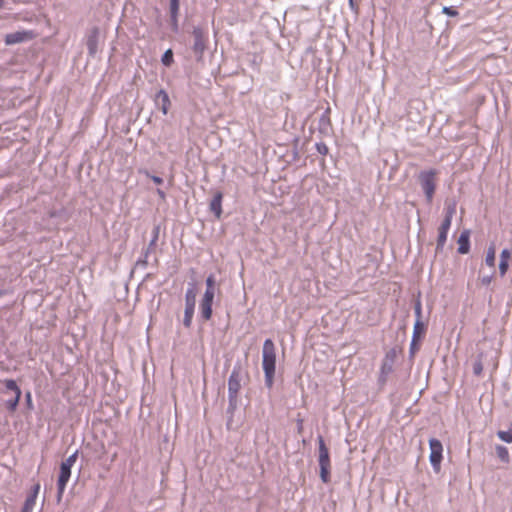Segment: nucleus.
I'll use <instances>...</instances> for the list:
<instances>
[{
    "mask_svg": "<svg viewBox=\"0 0 512 512\" xmlns=\"http://www.w3.org/2000/svg\"><path fill=\"white\" fill-rule=\"evenodd\" d=\"M316 149L321 155H326L328 153V147L325 143H317Z\"/></svg>",
    "mask_w": 512,
    "mask_h": 512,
    "instance_id": "nucleus-34",
    "label": "nucleus"
},
{
    "mask_svg": "<svg viewBox=\"0 0 512 512\" xmlns=\"http://www.w3.org/2000/svg\"><path fill=\"white\" fill-rule=\"evenodd\" d=\"M222 198L223 194L216 192L210 202V211L214 213L217 218H220L222 214Z\"/></svg>",
    "mask_w": 512,
    "mask_h": 512,
    "instance_id": "nucleus-15",
    "label": "nucleus"
},
{
    "mask_svg": "<svg viewBox=\"0 0 512 512\" xmlns=\"http://www.w3.org/2000/svg\"><path fill=\"white\" fill-rule=\"evenodd\" d=\"M99 29L92 27L86 35V47L89 57L94 58L98 51Z\"/></svg>",
    "mask_w": 512,
    "mask_h": 512,
    "instance_id": "nucleus-11",
    "label": "nucleus"
},
{
    "mask_svg": "<svg viewBox=\"0 0 512 512\" xmlns=\"http://www.w3.org/2000/svg\"><path fill=\"white\" fill-rule=\"evenodd\" d=\"M161 63L165 67H170L174 63V54L171 48L167 49L161 56Z\"/></svg>",
    "mask_w": 512,
    "mask_h": 512,
    "instance_id": "nucleus-21",
    "label": "nucleus"
},
{
    "mask_svg": "<svg viewBox=\"0 0 512 512\" xmlns=\"http://www.w3.org/2000/svg\"><path fill=\"white\" fill-rule=\"evenodd\" d=\"M482 371H483V365H482L481 360L475 361L474 364H473V373L476 376H480Z\"/></svg>",
    "mask_w": 512,
    "mask_h": 512,
    "instance_id": "nucleus-30",
    "label": "nucleus"
},
{
    "mask_svg": "<svg viewBox=\"0 0 512 512\" xmlns=\"http://www.w3.org/2000/svg\"><path fill=\"white\" fill-rule=\"evenodd\" d=\"M180 10V0H169V16L178 17Z\"/></svg>",
    "mask_w": 512,
    "mask_h": 512,
    "instance_id": "nucleus-23",
    "label": "nucleus"
},
{
    "mask_svg": "<svg viewBox=\"0 0 512 512\" xmlns=\"http://www.w3.org/2000/svg\"><path fill=\"white\" fill-rule=\"evenodd\" d=\"M442 13L447 15L448 17H456L459 15L458 10L453 6H444L442 8Z\"/></svg>",
    "mask_w": 512,
    "mask_h": 512,
    "instance_id": "nucleus-27",
    "label": "nucleus"
},
{
    "mask_svg": "<svg viewBox=\"0 0 512 512\" xmlns=\"http://www.w3.org/2000/svg\"><path fill=\"white\" fill-rule=\"evenodd\" d=\"M495 261H496V248H495V245L492 243L487 249L485 263L490 268H494Z\"/></svg>",
    "mask_w": 512,
    "mask_h": 512,
    "instance_id": "nucleus-18",
    "label": "nucleus"
},
{
    "mask_svg": "<svg viewBox=\"0 0 512 512\" xmlns=\"http://www.w3.org/2000/svg\"><path fill=\"white\" fill-rule=\"evenodd\" d=\"M262 367L264 371L265 385L271 388L274 383L276 370V348L271 339H266L262 348Z\"/></svg>",
    "mask_w": 512,
    "mask_h": 512,
    "instance_id": "nucleus-1",
    "label": "nucleus"
},
{
    "mask_svg": "<svg viewBox=\"0 0 512 512\" xmlns=\"http://www.w3.org/2000/svg\"><path fill=\"white\" fill-rule=\"evenodd\" d=\"M497 436L506 443H512V428L507 431H498Z\"/></svg>",
    "mask_w": 512,
    "mask_h": 512,
    "instance_id": "nucleus-26",
    "label": "nucleus"
},
{
    "mask_svg": "<svg viewBox=\"0 0 512 512\" xmlns=\"http://www.w3.org/2000/svg\"><path fill=\"white\" fill-rule=\"evenodd\" d=\"M26 397H27V400H28V401H30V400H31V394H30V393H27Z\"/></svg>",
    "mask_w": 512,
    "mask_h": 512,
    "instance_id": "nucleus-44",
    "label": "nucleus"
},
{
    "mask_svg": "<svg viewBox=\"0 0 512 512\" xmlns=\"http://www.w3.org/2000/svg\"><path fill=\"white\" fill-rule=\"evenodd\" d=\"M430 447V463L434 469V471L438 472L440 470V464L442 461V452L443 446L441 441L438 439L432 438L429 440Z\"/></svg>",
    "mask_w": 512,
    "mask_h": 512,
    "instance_id": "nucleus-7",
    "label": "nucleus"
},
{
    "mask_svg": "<svg viewBox=\"0 0 512 512\" xmlns=\"http://www.w3.org/2000/svg\"><path fill=\"white\" fill-rule=\"evenodd\" d=\"M170 28L174 33L179 32L178 17H170Z\"/></svg>",
    "mask_w": 512,
    "mask_h": 512,
    "instance_id": "nucleus-32",
    "label": "nucleus"
},
{
    "mask_svg": "<svg viewBox=\"0 0 512 512\" xmlns=\"http://www.w3.org/2000/svg\"><path fill=\"white\" fill-rule=\"evenodd\" d=\"M71 476V468L60 465V474L57 482L58 497L60 498L65 490L66 484Z\"/></svg>",
    "mask_w": 512,
    "mask_h": 512,
    "instance_id": "nucleus-13",
    "label": "nucleus"
},
{
    "mask_svg": "<svg viewBox=\"0 0 512 512\" xmlns=\"http://www.w3.org/2000/svg\"><path fill=\"white\" fill-rule=\"evenodd\" d=\"M155 96H168V94L166 93L165 90L160 89L159 91L156 92Z\"/></svg>",
    "mask_w": 512,
    "mask_h": 512,
    "instance_id": "nucleus-40",
    "label": "nucleus"
},
{
    "mask_svg": "<svg viewBox=\"0 0 512 512\" xmlns=\"http://www.w3.org/2000/svg\"><path fill=\"white\" fill-rule=\"evenodd\" d=\"M157 194L160 196V198L164 199L165 198V192L161 189H157Z\"/></svg>",
    "mask_w": 512,
    "mask_h": 512,
    "instance_id": "nucleus-41",
    "label": "nucleus"
},
{
    "mask_svg": "<svg viewBox=\"0 0 512 512\" xmlns=\"http://www.w3.org/2000/svg\"><path fill=\"white\" fill-rule=\"evenodd\" d=\"M318 462L320 467V478L323 483L330 481L331 461L329 450L321 435L318 436Z\"/></svg>",
    "mask_w": 512,
    "mask_h": 512,
    "instance_id": "nucleus-4",
    "label": "nucleus"
},
{
    "mask_svg": "<svg viewBox=\"0 0 512 512\" xmlns=\"http://www.w3.org/2000/svg\"><path fill=\"white\" fill-rule=\"evenodd\" d=\"M494 273H491L490 275H486L480 278L481 284L488 286L490 285L492 279H493Z\"/></svg>",
    "mask_w": 512,
    "mask_h": 512,
    "instance_id": "nucleus-37",
    "label": "nucleus"
},
{
    "mask_svg": "<svg viewBox=\"0 0 512 512\" xmlns=\"http://www.w3.org/2000/svg\"><path fill=\"white\" fill-rule=\"evenodd\" d=\"M350 5L353 7V0H349Z\"/></svg>",
    "mask_w": 512,
    "mask_h": 512,
    "instance_id": "nucleus-45",
    "label": "nucleus"
},
{
    "mask_svg": "<svg viewBox=\"0 0 512 512\" xmlns=\"http://www.w3.org/2000/svg\"><path fill=\"white\" fill-rule=\"evenodd\" d=\"M34 36L35 33L32 30L15 31L6 34L4 42L6 45H15L18 43L30 41L34 38Z\"/></svg>",
    "mask_w": 512,
    "mask_h": 512,
    "instance_id": "nucleus-8",
    "label": "nucleus"
},
{
    "mask_svg": "<svg viewBox=\"0 0 512 512\" xmlns=\"http://www.w3.org/2000/svg\"><path fill=\"white\" fill-rule=\"evenodd\" d=\"M301 430H302V421L300 420L299 424H298V431L301 432Z\"/></svg>",
    "mask_w": 512,
    "mask_h": 512,
    "instance_id": "nucleus-42",
    "label": "nucleus"
},
{
    "mask_svg": "<svg viewBox=\"0 0 512 512\" xmlns=\"http://www.w3.org/2000/svg\"><path fill=\"white\" fill-rule=\"evenodd\" d=\"M329 113L330 108L328 107L319 119L320 130H326L330 126Z\"/></svg>",
    "mask_w": 512,
    "mask_h": 512,
    "instance_id": "nucleus-24",
    "label": "nucleus"
},
{
    "mask_svg": "<svg viewBox=\"0 0 512 512\" xmlns=\"http://www.w3.org/2000/svg\"><path fill=\"white\" fill-rule=\"evenodd\" d=\"M162 99V112L163 114H167L168 109L170 107V98H161Z\"/></svg>",
    "mask_w": 512,
    "mask_h": 512,
    "instance_id": "nucleus-35",
    "label": "nucleus"
},
{
    "mask_svg": "<svg viewBox=\"0 0 512 512\" xmlns=\"http://www.w3.org/2000/svg\"><path fill=\"white\" fill-rule=\"evenodd\" d=\"M76 459H77V452L73 453L72 455H70L67 459H65L61 465L63 466H66V467H69V468H72V466L74 465V463L76 462Z\"/></svg>",
    "mask_w": 512,
    "mask_h": 512,
    "instance_id": "nucleus-29",
    "label": "nucleus"
},
{
    "mask_svg": "<svg viewBox=\"0 0 512 512\" xmlns=\"http://www.w3.org/2000/svg\"><path fill=\"white\" fill-rule=\"evenodd\" d=\"M424 331H425V325L423 324V322H421V320L416 319V322L414 324L413 337H412V342H411V349L413 348L416 339Z\"/></svg>",
    "mask_w": 512,
    "mask_h": 512,
    "instance_id": "nucleus-20",
    "label": "nucleus"
},
{
    "mask_svg": "<svg viewBox=\"0 0 512 512\" xmlns=\"http://www.w3.org/2000/svg\"><path fill=\"white\" fill-rule=\"evenodd\" d=\"M3 294H4V293H3V291H1V290H0V297H1Z\"/></svg>",
    "mask_w": 512,
    "mask_h": 512,
    "instance_id": "nucleus-46",
    "label": "nucleus"
},
{
    "mask_svg": "<svg viewBox=\"0 0 512 512\" xmlns=\"http://www.w3.org/2000/svg\"><path fill=\"white\" fill-rule=\"evenodd\" d=\"M39 490H40V485L36 484V485L33 486L32 491L28 495V496H33L34 502H36V498H37V495L39 493Z\"/></svg>",
    "mask_w": 512,
    "mask_h": 512,
    "instance_id": "nucleus-38",
    "label": "nucleus"
},
{
    "mask_svg": "<svg viewBox=\"0 0 512 512\" xmlns=\"http://www.w3.org/2000/svg\"><path fill=\"white\" fill-rule=\"evenodd\" d=\"M197 289L195 283H189L185 293V310L183 325L186 328H190L196 305Z\"/></svg>",
    "mask_w": 512,
    "mask_h": 512,
    "instance_id": "nucleus-5",
    "label": "nucleus"
},
{
    "mask_svg": "<svg viewBox=\"0 0 512 512\" xmlns=\"http://www.w3.org/2000/svg\"><path fill=\"white\" fill-rule=\"evenodd\" d=\"M511 257V253L508 249H503L500 254V261L509 262V259Z\"/></svg>",
    "mask_w": 512,
    "mask_h": 512,
    "instance_id": "nucleus-36",
    "label": "nucleus"
},
{
    "mask_svg": "<svg viewBox=\"0 0 512 512\" xmlns=\"http://www.w3.org/2000/svg\"><path fill=\"white\" fill-rule=\"evenodd\" d=\"M456 213V203L452 202V203H446V206H445V216H444V219H443V222H448V223H452V218L454 216V214Z\"/></svg>",
    "mask_w": 512,
    "mask_h": 512,
    "instance_id": "nucleus-19",
    "label": "nucleus"
},
{
    "mask_svg": "<svg viewBox=\"0 0 512 512\" xmlns=\"http://www.w3.org/2000/svg\"><path fill=\"white\" fill-rule=\"evenodd\" d=\"M215 293V278L213 275H209L206 279V290Z\"/></svg>",
    "mask_w": 512,
    "mask_h": 512,
    "instance_id": "nucleus-28",
    "label": "nucleus"
},
{
    "mask_svg": "<svg viewBox=\"0 0 512 512\" xmlns=\"http://www.w3.org/2000/svg\"><path fill=\"white\" fill-rule=\"evenodd\" d=\"M140 173H144L147 177H150L152 181L157 185H161L163 183V179L161 177L150 175L147 170H140Z\"/></svg>",
    "mask_w": 512,
    "mask_h": 512,
    "instance_id": "nucleus-31",
    "label": "nucleus"
},
{
    "mask_svg": "<svg viewBox=\"0 0 512 512\" xmlns=\"http://www.w3.org/2000/svg\"><path fill=\"white\" fill-rule=\"evenodd\" d=\"M421 313H422L421 303L417 302L415 305V314H416L417 319H419V320H421Z\"/></svg>",
    "mask_w": 512,
    "mask_h": 512,
    "instance_id": "nucleus-39",
    "label": "nucleus"
},
{
    "mask_svg": "<svg viewBox=\"0 0 512 512\" xmlns=\"http://www.w3.org/2000/svg\"><path fill=\"white\" fill-rule=\"evenodd\" d=\"M4 385L7 391H11L14 393V397L6 401L7 409L10 411H14L19 403L21 397V390L13 379L5 380Z\"/></svg>",
    "mask_w": 512,
    "mask_h": 512,
    "instance_id": "nucleus-9",
    "label": "nucleus"
},
{
    "mask_svg": "<svg viewBox=\"0 0 512 512\" xmlns=\"http://www.w3.org/2000/svg\"><path fill=\"white\" fill-rule=\"evenodd\" d=\"M438 174V170L431 168L420 171L417 176V180L428 204H430L433 200L437 186Z\"/></svg>",
    "mask_w": 512,
    "mask_h": 512,
    "instance_id": "nucleus-2",
    "label": "nucleus"
},
{
    "mask_svg": "<svg viewBox=\"0 0 512 512\" xmlns=\"http://www.w3.org/2000/svg\"><path fill=\"white\" fill-rule=\"evenodd\" d=\"M450 227H451L450 223L442 221V223L439 227V231H438V238H437V245H436L437 251H440L443 249V247L447 241V235H448V231H449Z\"/></svg>",
    "mask_w": 512,
    "mask_h": 512,
    "instance_id": "nucleus-14",
    "label": "nucleus"
},
{
    "mask_svg": "<svg viewBox=\"0 0 512 512\" xmlns=\"http://www.w3.org/2000/svg\"><path fill=\"white\" fill-rule=\"evenodd\" d=\"M242 382V367L236 364L228 379V411L233 412L237 407L238 393L241 389Z\"/></svg>",
    "mask_w": 512,
    "mask_h": 512,
    "instance_id": "nucleus-3",
    "label": "nucleus"
},
{
    "mask_svg": "<svg viewBox=\"0 0 512 512\" xmlns=\"http://www.w3.org/2000/svg\"><path fill=\"white\" fill-rule=\"evenodd\" d=\"M192 35L194 38L192 50L197 60H200L206 50L207 32L200 26H195L193 27Z\"/></svg>",
    "mask_w": 512,
    "mask_h": 512,
    "instance_id": "nucleus-6",
    "label": "nucleus"
},
{
    "mask_svg": "<svg viewBox=\"0 0 512 512\" xmlns=\"http://www.w3.org/2000/svg\"><path fill=\"white\" fill-rule=\"evenodd\" d=\"M508 267H509V262L500 261L499 272L502 277L507 273Z\"/></svg>",
    "mask_w": 512,
    "mask_h": 512,
    "instance_id": "nucleus-33",
    "label": "nucleus"
},
{
    "mask_svg": "<svg viewBox=\"0 0 512 512\" xmlns=\"http://www.w3.org/2000/svg\"><path fill=\"white\" fill-rule=\"evenodd\" d=\"M36 502L33 500V496H27L21 512H33Z\"/></svg>",
    "mask_w": 512,
    "mask_h": 512,
    "instance_id": "nucleus-25",
    "label": "nucleus"
},
{
    "mask_svg": "<svg viewBox=\"0 0 512 512\" xmlns=\"http://www.w3.org/2000/svg\"><path fill=\"white\" fill-rule=\"evenodd\" d=\"M470 232L469 230H464L459 238H458V252L460 254H467L470 250Z\"/></svg>",
    "mask_w": 512,
    "mask_h": 512,
    "instance_id": "nucleus-16",
    "label": "nucleus"
},
{
    "mask_svg": "<svg viewBox=\"0 0 512 512\" xmlns=\"http://www.w3.org/2000/svg\"><path fill=\"white\" fill-rule=\"evenodd\" d=\"M214 292L205 291L200 301V314L203 320L208 321L212 317V304L214 299Z\"/></svg>",
    "mask_w": 512,
    "mask_h": 512,
    "instance_id": "nucleus-10",
    "label": "nucleus"
},
{
    "mask_svg": "<svg viewBox=\"0 0 512 512\" xmlns=\"http://www.w3.org/2000/svg\"><path fill=\"white\" fill-rule=\"evenodd\" d=\"M396 356L397 352L395 349H390L386 352L381 366V374L383 376H386L392 372Z\"/></svg>",
    "mask_w": 512,
    "mask_h": 512,
    "instance_id": "nucleus-12",
    "label": "nucleus"
},
{
    "mask_svg": "<svg viewBox=\"0 0 512 512\" xmlns=\"http://www.w3.org/2000/svg\"><path fill=\"white\" fill-rule=\"evenodd\" d=\"M159 230H160L159 226H155L153 228L152 239L150 240V243L145 251L144 260H143L144 263H147L148 255H149L150 251L153 250L156 246V243H157L158 237H159Z\"/></svg>",
    "mask_w": 512,
    "mask_h": 512,
    "instance_id": "nucleus-17",
    "label": "nucleus"
},
{
    "mask_svg": "<svg viewBox=\"0 0 512 512\" xmlns=\"http://www.w3.org/2000/svg\"><path fill=\"white\" fill-rule=\"evenodd\" d=\"M496 454L502 462H504V463L509 462V460H510L509 451L505 446L497 445L496 446Z\"/></svg>",
    "mask_w": 512,
    "mask_h": 512,
    "instance_id": "nucleus-22",
    "label": "nucleus"
},
{
    "mask_svg": "<svg viewBox=\"0 0 512 512\" xmlns=\"http://www.w3.org/2000/svg\"><path fill=\"white\" fill-rule=\"evenodd\" d=\"M4 6V0H0V9Z\"/></svg>",
    "mask_w": 512,
    "mask_h": 512,
    "instance_id": "nucleus-43",
    "label": "nucleus"
}]
</instances>
